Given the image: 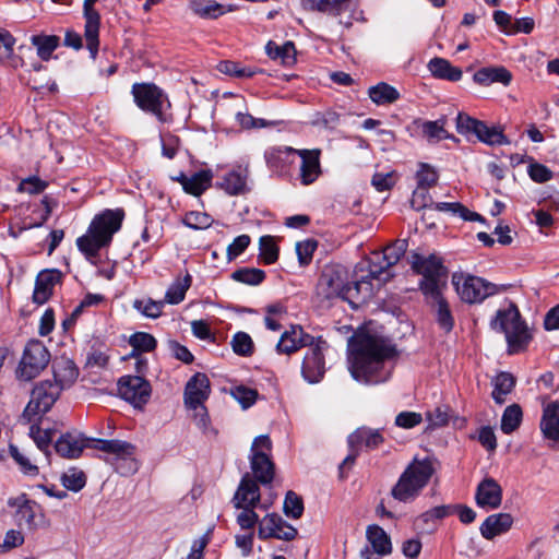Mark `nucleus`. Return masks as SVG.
Wrapping results in <instances>:
<instances>
[{
    "instance_id": "1",
    "label": "nucleus",
    "mask_w": 559,
    "mask_h": 559,
    "mask_svg": "<svg viewBox=\"0 0 559 559\" xmlns=\"http://www.w3.org/2000/svg\"><path fill=\"white\" fill-rule=\"evenodd\" d=\"M348 365L352 377L365 384L385 382L390 371L386 360L397 356L396 346L386 337L360 332L348 340Z\"/></svg>"
},
{
    "instance_id": "2",
    "label": "nucleus",
    "mask_w": 559,
    "mask_h": 559,
    "mask_svg": "<svg viewBox=\"0 0 559 559\" xmlns=\"http://www.w3.org/2000/svg\"><path fill=\"white\" fill-rule=\"evenodd\" d=\"M369 286L366 281H348V271L345 266L331 263L323 266L316 285V299L320 305L330 304L334 299L352 302L357 298L361 286Z\"/></svg>"
},
{
    "instance_id": "3",
    "label": "nucleus",
    "mask_w": 559,
    "mask_h": 559,
    "mask_svg": "<svg viewBox=\"0 0 559 559\" xmlns=\"http://www.w3.org/2000/svg\"><path fill=\"white\" fill-rule=\"evenodd\" d=\"M123 218V209H107L95 215L87 233L76 239L79 250L87 259L98 257L99 250L109 246L114 235L120 230Z\"/></svg>"
},
{
    "instance_id": "4",
    "label": "nucleus",
    "mask_w": 559,
    "mask_h": 559,
    "mask_svg": "<svg viewBox=\"0 0 559 559\" xmlns=\"http://www.w3.org/2000/svg\"><path fill=\"white\" fill-rule=\"evenodd\" d=\"M435 474L432 460L414 459L391 489V496L400 502L415 500Z\"/></svg>"
},
{
    "instance_id": "5",
    "label": "nucleus",
    "mask_w": 559,
    "mask_h": 559,
    "mask_svg": "<svg viewBox=\"0 0 559 559\" xmlns=\"http://www.w3.org/2000/svg\"><path fill=\"white\" fill-rule=\"evenodd\" d=\"M490 325L493 330L504 333L509 354H518L526 349L532 340L528 328L513 302L507 309L498 310Z\"/></svg>"
},
{
    "instance_id": "6",
    "label": "nucleus",
    "mask_w": 559,
    "mask_h": 559,
    "mask_svg": "<svg viewBox=\"0 0 559 559\" xmlns=\"http://www.w3.org/2000/svg\"><path fill=\"white\" fill-rule=\"evenodd\" d=\"M131 94L135 105L144 112L153 115L159 122H168L171 104L168 95L152 82L134 83Z\"/></svg>"
},
{
    "instance_id": "7",
    "label": "nucleus",
    "mask_w": 559,
    "mask_h": 559,
    "mask_svg": "<svg viewBox=\"0 0 559 559\" xmlns=\"http://www.w3.org/2000/svg\"><path fill=\"white\" fill-rule=\"evenodd\" d=\"M412 270L420 274L423 278L419 282V289L424 295L435 294L447 287V269L442 261L431 254L427 258L414 253L412 259Z\"/></svg>"
},
{
    "instance_id": "8",
    "label": "nucleus",
    "mask_w": 559,
    "mask_h": 559,
    "mask_svg": "<svg viewBox=\"0 0 559 559\" xmlns=\"http://www.w3.org/2000/svg\"><path fill=\"white\" fill-rule=\"evenodd\" d=\"M452 283L460 298L466 304H480L486 298L507 289L504 285L498 286L483 277L471 274H454Z\"/></svg>"
},
{
    "instance_id": "9",
    "label": "nucleus",
    "mask_w": 559,
    "mask_h": 559,
    "mask_svg": "<svg viewBox=\"0 0 559 559\" xmlns=\"http://www.w3.org/2000/svg\"><path fill=\"white\" fill-rule=\"evenodd\" d=\"M456 131L462 135H475L478 141L490 145H507L510 140L504 135L503 127L488 126L485 121L459 112L455 119Z\"/></svg>"
},
{
    "instance_id": "10",
    "label": "nucleus",
    "mask_w": 559,
    "mask_h": 559,
    "mask_svg": "<svg viewBox=\"0 0 559 559\" xmlns=\"http://www.w3.org/2000/svg\"><path fill=\"white\" fill-rule=\"evenodd\" d=\"M272 441L267 435L254 438L251 445L250 467L253 476L263 486L271 485L275 476V464L271 459Z\"/></svg>"
},
{
    "instance_id": "11",
    "label": "nucleus",
    "mask_w": 559,
    "mask_h": 559,
    "mask_svg": "<svg viewBox=\"0 0 559 559\" xmlns=\"http://www.w3.org/2000/svg\"><path fill=\"white\" fill-rule=\"evenodd\" d=\"M60 385L50 380L38 382L31 392V400L23 411V418L28 423L37 415L46 414L60 396Z\"/></svg>"
},
{
    "instance_id": "12",
    "label": "nucleus",
    "mask_w": 559,
    "mask_h": 559,
    "mask_svg": "<svg viewBox=\"0 0 559 559\" xmlns=\"http://www.w3.org/2000/svg\"><path fill=\"white\" fill-rule=\"evenodd\" d=\"M49 360L50 354L40 341L28 342L16 371L17 377L25 381L34 379L46 368Z\"/></svg>"
},
{
    "instance_id": "13",
    "label": "nucleus",
    "mask_w": 559,
    "mask_h": 559,
    "mask_svg": "<svg viewBox=\"0 0 559 559\" xmlns=\"http://www.w3.org/2000/svg\"><path fill=\"white\" fill-rule=\"evenodd\" d=\"M118 394L121 399L142 408L150 401L152 394L151 383L141 376H123L117 383Z\"/></svg>"
},
{
    "instance_id": "14",
    "label": "nucleus",
    "mask_w": 559,
    "mask_h": 559,
    "mask_svg": "<svg viewBox=\"0 0 559 559\" xmlns=\"http://www.w3.org/2000/svg\"><path fill=\"white\" fill-rule=\"evenodd\" d=\"M328 348V343L321 338L308 346L301 365V374L307 382L318 383L323 379L325 373L324 352Z\"/></svg>"
},
{
    "instance_id": "15",
    "label": "nucleus",
    "mask_w": 559,
    "mask_h": 559,
    "mask_svg": "<svg viewBox=\"0 0 559 559\" xmlns=\"http://www.w3.org/2000/svg\"><path fill=\"white\" fill-rule=\"evenodd\" d=\"M297 534V528L277 513H269L259 522L258 537L262 540L276 538L290 542L296 538Z\"/></svg>"
},
{
    "instance_id": "16",
    "label": "nucleus",
    "mask_w": 559,
    "mask_h": 559,
    "mask_svg": "<svg viewBox=\"0 0 559 559\" xmlns=\"http://www.w3.org/2000/svg\"><path fill=\"white\" fill-rule=\"evenodd\" d=\"M211 382L203 372L194 373L186 383L183 402L188 409L197 411L209 399Z\"/></svg>"
},
{
    "instance_id": "17",
    "label": "nucleus",
    "mask_w": 559,
    "mask_h": 559,
    "mask_svg": "<svg viewBox=\"0 0 559 559\" xmlns=\"http://www.w3.org/2000/svg\"><path fill=\"white\" fill-rule=\"evenodd\" d=\"M98 0H84L83 2V16L85 19L84 36L86 40V48L91 57L96 58L99 46V26L100 14L95 10L94 5Z\"/></svg>"
},
{
    "instance_id": "18",
    "label": "nucleus",
    "mask_w": 559,
    "mask_h": 559,
    "mask_svg": "<svg viewBox=\"0 0 559 559\" xmlns=\"http://www.w3.org/2000/svg\"><path fill=\"white\" fill-rule=\"evenodd\" d=\"M320 148L297 150V156L300 158L299 180L302 186H310L322 175Z\"/></svg>"
},
{
    "instance_id": "19",
    "label": "nucleus",
    "mask_w": 559,
    "mask_h": 559,
    "mask_svg": "<svg viewBox=\"0 0 559 559\" xmlns=\"http://www.w3.org/2000/svg\"><path fill=\"white\" fill-rule=\"evenodd\" d=\"M406 249V240H396L393 245L386 247L382 255L383 264L372 263L370 265L369 275L376 280L386 281L389 277L392 276V274L389 273V269L400 261V259L404 255Z\"/></svg>"
},
{
    "instance_id": "20",
    "label": "nucleus",
    "mask_w": 559,
    "mask_h": 559,
    "mask_svg": "<svg viewBox=\"0 0 559 559\" xmlns=\"http://www.w3.org/2000/svg\"><path fill=\"white\" fill-rule=\"evenodd\" d=\"M297 150L290 146L271 147L264 153L265 163L273 173L287 176L295 164Z\"/></svg>"
},
{
    "instance_id": "21",
    "label": "nucleus",
    "mask_w": 559,
    "mask_h": 559,
    "mask_svg": "<svg viewBox=\"0 0 559 559\" xmlns=\"http://www.w3.org/2000/svg\"><path fill=\"white\" fill-rule=\"evenodd\" d=\"M475 501L483 509H498L502 503V488L492 477H485L477 486Z\"/></svg>"
},
{
    "instance_id": "22",
    "label": "nucleus",
    "mask_w": 559,
    "mask_h": 559,
    "mask_svg": "<svg viewBox=\"0 0 559 559\" xmlns=\"http://www.w3.org/2000/svg\"><path fill=\"white\" fill-rule=\"evenodd\" d=\"M259 481L253 479L249 473H246L239 483L234 495L233 503L236 509L242 507H258L261 501Z\"/></svg>"
},
{
    "instance_id": "23",
    "label": "nucleus",
    "mask_w": 559,
    "mask_h": 559,
    "mask_svg": "<svg viewBox=\"0 0 559 559\" xmlns=\"http://www.w3.org/2000/svg\"><path fill=\"white\" fill-rule=\"evenodd\" d=\"M427 304L430 306L436 322L445 333H450L454 328V317L449 302L443 297L442 290L435 294L424 295Z\"/></svg>"
},
{
    "instance_id": "24",
    "label": "nucleus",
    "mask_w": 559,
    "mask_h": 559,
    "mask_svg": "<svg viewBox=\"0 0 559 559\" xmlns=\"http://www.w3.org/2000/svg\"><path fill=\"white\" fill-rule=\"evenodd\" d=\"M62 276V272L57 269L39 272L35 281L33 301L38 305L45 304L51 297L55 285L61 283Z\"/></svg>"
},
{
    "instance_id": "25",
    "label": "nucleus",
    "mask_w": 559,
    "mask_h": 559,
    "mask_svg": "<svg viewBox=\"0 0 559 559\" xmlns=\"http://www.w3.org/2000/svg\"><path fill=\"white\" fill-rule=\"evenodd\" d=\"M87 443H90V438H83L80 433L66 432L56 441L55 450L62 457L78 459L87 448Z\"/></svg>"
},
{
    "instance_id": "26",
    "label": "nucleus",
    "mask_w": 559,
    "mask_h": 559,
    "mask_svg": "<svg viewBox=\"0 0 559 559\" xmlns=\"http://www.w3.org/2000/svg\"><path fill=\"white\" fill-rule=\"evenodd\" d=\"M313 336L309 334H304L301 328H293L290 331H285L277 345L276 350L280 354H293L300 349L301 347H308L311 343H313Z\"/></svg>"
},
{
    "instance_id": "27",
    "label": "nucleus",
    "mask_w": 559,
    "mask_h": 559,
    "mask_svg": "<svg viewBox=\"0 0 559 559\" xmlns=\"http://www.w3.org/2000/svg\"><path fill=\"white\" fill-rule=\"evenodd\" d=\"M87 448L95 449L105 453L114 454L118 459H128L134 455L135 445L123 440L118 439H94L90 438Z\"/></svg>"
},
{
    "instance_id": "28",
    "label": "nucleus",
    "mask_w": 559,
    "mask_h": 559,
    "mask_svg": "<svg viewBox=\"0 0 559 559\" xmlns=\"http://www.w3.org/2000/svg\"><path fill=\"white\" fill-rule=\"evenodd\" d=\"M53 383L60 385V390L71 386L79 377V369L73 360L59 357L52 361Z\"/></svg>"
},
{
    "instance_id": "29",
    "label": "nucleus",
    "mask_w": 559,
    "mask_h": 559,
    "mask_svg": "<svg viewBox=\"0 0 559 559\" xmlns=\"http://www.w3.org/2000/svg\"><path fill=\"white\" fill-rule=\"evenodd\" d=\"M513 524V518L509 513H497L486 518L481 523L479 531L481 536L491 540L496 536L507 533Z\"/></svg>"
},
{
    "instance_id": "30",
    "label": "nucleus",
    "mask_w": 559,
    "mask_h": 559,
    "mask_svg": "<svg viewBox=\"0 0 559 559\" xmlns=\"http://www.w3.org/2000/svg\"><path fill=\"white\" fill-rule=\"evenodd\" d=\"M347 442L349 448L353 450H359L361 445L373 450L379 448L384 442V438L379 429L361 427L348 436Z\"/></svg>"
},
{
    "instance_id": "31",
    "label": "nucleus",
    "mask_w": 559,
    "mask_h": 559,
    "mask_svg": "<svg viewBox=\"0 0 559 559\" xmlns=\"http://www.w3.org/2000/svg\"><path fill=\"white\" fill-rule=\"evenodd\" d=\"M350 0H300L307 11L319 12L328 16L337 17L349 8Z\"/></svg>"
},
{
    "instance_id": "32",
    "label": "nucleus",
    "mask_w": 559,
    "mask_h": 559,
    "mask_svg": "<svg viewBox=\"0 0 559 559\" xmlns=\"http://www.w3.org/2000/svg\"><path fill=\"white\" fill-rule=\"evenodd\" d=\"M190 10L202 19L215 20L227 12L236 10V5L221 4L214 0H191Z\"/></svg>"
},
{
    "instance_id": "33",
    "label": "nucleus",
    "mask_w": 559,
    "mask_h": 559,
    "mask_svg": "<svg viewBox=\"0 0 559 559\" xmlns=\"http://www.w3.org/2000/svg\"><path fill=\"white\" fill-rule=\"evenodd\" d=\"M540 430L548 440L559 441V402H550L543 409Z\"/></svg>"
},
{
    "instance_id": "34",
    "label": "nucleus",
    "mask_w": 559,
    "mask_h": 559,
    "mask_svg": "<svg viewBox=\"0 0 559 559\" xmlns=\"http://www.w3.org/2000/svg\"><path fill=\"white\" fill-rule=\"evenodd\" d=\"M473 80L475 83L485 86L492 83L509 85L512 80V74L504 67H484L474 73Z\"/></svg>"
},
{
    "instance_id": "35",
    "label": "nucleus",
    "mask_w": 559,
    "mask_h": 559,
    "mask_svg": "<svg viewBox=\"0 0 559 559\" xmlns=\"http://www.w3.org/2000/svg\"><path fill=\"white\" fill-rule=\"evenodd\" d=\"M427 68L431 75L439 80L457 82L463 75V72L459 67L452 66L449 60L440 57L432 58L428 62Z\"/></svg>"
},
{
    "instance_id": "36",
    "label": "nucleus",
    "mask_w": 559,
    "mask_h": 559,
    "mask_svg": "<svg viewBox=\"0 0 559 559\" xmlns=\"http://www.w3.org/2000/svg\"><path fill=\"white\" fill-rule=\"evenodd\" d=\"M366 538L379 557L392 554L391 538L381 526L377 524L367 526Z\"/></svg>"
},
{
    "instance_id": "37",
    "label": "nucleus",
    "mask_w": 559,
    "mask_h": 559,
    "mask_svg": "<svg viewBox=\"0 0 559 559\" xmlns=\"http://www.w3.org/2000/svg\"><path fill=\"white\" fill-rule=\"evenodd\" d=\"M516 380L514 376L507 371L499 372L491 381L493 390L491 392L492 400L502 405L507 401V395L515 388Z\"/></svg>"
},
{
    "instance_id": "38",
    "label": "nucleus",
    "mask_w": 559,
    "mask_h": 559,
    "mask_svg": "<svg viewBox=\"0 0 559 559\" xmlns=\"http://www.w3.org/2000/svg\"><path fill=\"white\" fill-rule=\"evenodd\" d=\"M213 174L210 169H202L190 178L183 177L182 188L187 193L199 197L211 187Z\"/></svg>"
},
{
    "instance_id": "39",
    "label": "nucleus",
    "mask_w": 559,
    "mask_h": 559,
    "mask_svg": "<svg viewBox=\"0 0 559 559\" xmlns=\"http://www.w3.org/2000/svg\"><path fill=\"white\" fill-rule=\"evenodd\" d=\"M370 99L379 105H389L395 103L400 98V92L392 85L380 82L368 88Z\"/></svg>"
},
{
    "instance_id": "40",
    "label": "nucleus",
    "mask_w": 559,
    "mask_h": 559,
    "mask_svg": "<svg viewBox=\"0 0 559 559\" xmlns=\"http://www.w3.org/2000/svg\"><path fill=\"white\" fill-rule=\"evenodd\" d=\"M216 187L223 189L230 195L243 194L247 189V177L237 170L227 173Z\"/></svg>"
},
{
    "instance_id": "41",
    "label": "nucleus",
    "mask_w": 559,
    "mask_h": 559,
    "mask_svg": "<svg viewBox=\"0 0 559 559\" xmlns=\"http://www.w3.org/2000/svg\"><path fill=\"white\" fill-rule=\"evenodd\" d=\"M60 38L56 35H33L31 44L36 47L37 55L43 61H48L58 48Z\"/></svg>"
},
{
    "instance_id": "42",
    "label": "nucleus",
    "mask_w": 559,
    "mask_h": 559,
    "mask_svg": "<svg viewBox=\"0 0 559 559\" xmlns=\"http://www.w3.org/2000/svg\"><path fill=\"white\" fill-rule=\"evenodd\" d=\"M265 48L271 59H281L285 66H290L296 61V48L293 41H286L282 46L276 45L274 41H269Z\"/></svg>"
},
{
    "instance_id": "43",
    "label": "nucleus",
    "mask_w": 559,
    "mask_h": 559,
    "mask_svg": "<svg viewBox=\"0 0 559 559\" xmlns=\"http://www.w3.org/2000/svg\"><path fill=\"white\" fill-rule=\"evenodd\" d=\"M129 344L132 347L130 357H138L142 353H151L157 346L156 338L146 332H135L129 337Z\"/></svg>"
},
{
    "instance_id": "44",
    "label": "nucleus",
    "mask_w": 559,
    "mask_h": 559,
    "mask_svg": "<svg viewBox=\"0 0 559 559\" xmlns=\"http://www.w3.org/2000/svg\"><path fill=\"white\" fill-rule=\"evenodd\" d=\"M191 282L192 278L190 274H187L183 278H176L168 287L164 301L169 305L180 304L185 299L186 293L191 286Z\"/></svg>"
},
{
    "instance_id": "45",
    "label": "nucleus",
    "mask_w": 559,
    "mask_h": 559,
    "mask_svg": "<svg viewBox=\"0 0 559 559\" xmlns=\"http://www.w3.org/2000/svg\"><path fill=\"white\" fill-rule=\"evenodd\" d=\"M523 412L519 404H512L506 407L501 417V431L506 435L514 432L521 425Z\"/></svg>"
},
{
    "instance_id": "46",
    "label": "nucleus",
    "mask_w": 559,
    "mask_h": 559,
    "mask_svg": "<svg viewBox=\"0 0 559 559\" xmlns=\"http://www.w3.org/2000/svg\"><path fill=\"white\" fill-rule=\"evenodd\" d=\"M260 247V259L264 262V264L270 265L275 263L278 260L280 248L275 242L273 236L265 235L262 236L259 240Z\"/></svg>"
},
{
    "instance_id": "47",
    "label": "nucleus",
    "mask_w": 559,
    "mask_h": 559,
    "mask_svg": "<svg viewBox=\"0 0 559 559\" xmlns=\"http://www.w3.org/2000/svg\"><path fill=\"white\" fill-rule=\"evenodd\" d=\"M265 272L255 267H240L233 272L231 278L247 285H259L265 280Z\"/></svg>"
},
{
    "instance_id": "48",
    "label": "nucleus",
    "mask_w": 559,
    "mask_h": 559,
    "mask_svg": "<svg viewBox=\"0 0 559 559\" xmlns=\"http://www.w3.org/2000/svg\"><path fill=\"white\" fill-rule=\"evenodd\" d=\"M445 119H438L436 121H425L421 126L423 134L431 141H440L443 139H452L453 136L444 129Z\"/></svg>"
},
{
    "instance_id": "49",
    "label": "nucleus",
    "mask_w": 559,
    "mask_h": 559,
    "mask_svg": "<svg viewBox=\"0 0 559 559\" xmlns=\"http://www.w3.org/2000/svg\"><path fill=\"white\" fill-rule=\"evenodd\" d=\"M304 509L302 498L295 491L288 490L283 506L285 515L294 520L300 519L304 513Z\"/></svg>"
},
{
    "instance_id": "50",
    "label": "nucleus",
    "mask_w": 559,
    "mask_h": 559,
    "mask_svg": "<svg viewBox=\"0 0 559 559\" xmlns=\"http://www.w3.org/2000/svg\"><path fill=\"white\" fill-rule=\"evenodd\" d=\"M417 187L419 189H430L437 185L439 179L438 171L429 164L421 163L416 173Z\"/></svg>"
},
{
    "instance_id": "51",
    "label": "nucleus",
    "mask_w": 559,
    "mask_h": 559,
    "mask_svg": "<svg viewBox=\"0 0 559 559\" xmlns=\"http://www.w3.org/2000/svg\"><path fill=\"white\" fill-rule=\"evenodd\" d=\"M231 347L235 354L249 357L254 352V344L251 336L246 332H237L231 340Z\"/></svg>"
},
{
    "instance_id": "52",
    "label": "nucleus",
    "mask_w": 559,
    "mask_h": 559,
    "mask_svg": "<svg viewBox=\"0 0 559 559\" xmlns=\"http://www.w3.org/2000/svg\"><path fill=\"white\" fill-rule=\"evenodd\" d=\"M61 483L68 490L78 492L86 485V476L82 471L71 468L61 476Z\"/></svg>"
},
{
    "instance_id": "53",
    "label": "nucleus",
    "mask_w": 559,
    "mask_h": 559,
    "mask_svg": "<svg viewBox=\"0 0 559 559\" xmlns=\"http://www.w3.org/2000/svg\"><path fill=\"white\" fill-rule=\"evenodd\" d=\"M166 302L155 301L153 299H147L146 301L136 299L133 302V308L139 310L142 314L147 318L156 319L162 316L163 307Z\"/></svg>"
},
{
    "instance_id": "54",
    "label": "nucleus",
    "mask_w": 559,
    "mask_h": 559,
    "mask_svg": "<svg viewBox=\"0 0 559 559\" xmlns=\"http://www.w3.org/2000/svg\"><path fill=\"white\" fill-rule=\"evenodd\" d=\"M213 218L207 213L189 212L185 215L182 223L191 229H205L213 224Z\"/></svg>"
},
{
    "instance_id": "55",
    "label": "nucleus",
    "mask_w": 559,
    "mask_h": 559,
    "mask_svg": "<svg viewBox=\"0 0 559 559\" xmlns=\"http://www.w3.org/2000/svg\"><path fill=\"white\" fill-rule=\"evenodd\" d=\"M14 36L7 29L0 28V61L9 62L14 60Z\"/></svg>"
},
{
    "instance_id": "56",
    "label": "nucleus",
    "mask_w": 559,
    "mask_h": 559,
    "mask_svg": "<svg viewBox=\"0 0 559 559\" xmlns=\"http://www.w3.org/2000/svg\"><path fill=\"white\" fill-rule=\"evenodd\" d=\"M230 392L233 397L237 400L245 409L251 407L255 403L259 395L255 389H251L245 385H237L233 388Z\"/></svg>"
},
{
    "instance_id": "57",
    "label": "nucleus",
    "mask_w": 559,
    "mask_h": 559,
    "mask_svg": "<svg viewBox=\"0 0 559 559\" xmlns=\"http://www.w3.org/2000/svg\"><path fill=\"white\" fill-rule=\"evenodd\" d=\"M217 69L219 72L235 78H251L255 74V71L252 69L242 68L239 62L230 60L221 61Z\"/></svg>"
},
{
    "instance_id": "58",
    "label": "nucleus",
    "mask_w": 559,
    "mask_h": 559,
    "mask_svg": "<svg viewBox=\"0 0 559 559\" xmlns=\"http://www.w3.org/2000/svg\"><path fill=\"white\" fill-rule=\"evenodd\" d=\"M29 436L36 443L40 451L48 452L49 445L53 438V430L46 429L41 430L37 424H34L29 428Z\"/></svg>"
},
{
    "instance_id": "59",
    "label": "nucleus",
    "mask_w": 559,
    "mask_h": 559,
    "mask_svg": "<svg viewBox=\"0 0 559 559\" xmlns=\"http://www.w3.org/2000/svg\"><path fill=\"white\" fill-rule=\"evenodd\" d=\"M317 247L318 242L313 239H307L296 243V253L301 266H307L311 263Z\"/></svg>"
},
{
    "instance_id": "60",
    "label": "nucleus",
    "mask_w": 559,
    "mask_h": 559,
    "mask_svg": "<svg viewBox=\"0 0 559 559\" xmlns=\"http://www.w3.org/2000/svg\"><path fill=\"white\" fill-rule=\"evenodd\" d=\"M527 173L530 178L537 183H545L554 177V173L547 166L537 162L528 165Z\"/></svg>"
},
{
    "instance_id": "61",
    "label": "nucleus",
    "mask_w": 559,
    "mask_h": 559,
    "mask_svg": "<svg viewBox=\"0 0 559 559\" xmlns=\"http://www.w3.org/2000/svg\"><path fill=\"white\" fill-rule=\"evenodd\" d=\"M257 507H242V512L237 515V523L242 530H252L258 524L259 515L254 509Z\"/></svg>"
},
{
    "instance_id": "62",
    "label": "nucleus",
    "mask_w": 559,
    "mask_h": 559,
    "mask_svg": "<svg viewBox=\"0 0 559 559\" xmlns=\"http://www.w3.org/2000/svg\"><path fill=\"white\" fill-rule=\"evenodd\" d=\"M251 238L249 235H240L227 247V259L233 261L240 255L250 245Z\"/></svg>"
},
{
    "instance_id": "63",
    "label": "nucleus",
    "mask_w": 559,
    "mask_h": 559,
    "mask_svg": "<svg viewBox=\"0 0 559 559\" xmlns=\"http://www.w3.org/2000/svg\"><path fill=\"white\" fill-rule=\"evenodd\" d=\"M10 453L14 461L20 465L23 473L32 476L38 474V467L32 464L31 461L19 451L17 447L11 444Z\"/></svg>"
},
{
    "instance_id": "64",
    "label": "nucleus",
    "mask_w": 559,
    "mask_h": 559,
    "mask_svg": "<svg viewBox=\"0 0 559 559\" xmlns=\"http://www.w3.org/2000/svg\"><path fill=\"white\" fill-rule=\"evenodd\" d=\"M412 207L416 211L423 210V209H432L435 202L432 201L428 189H417L413 192V199H412Z\"/></svg>"
}]
</instances>
